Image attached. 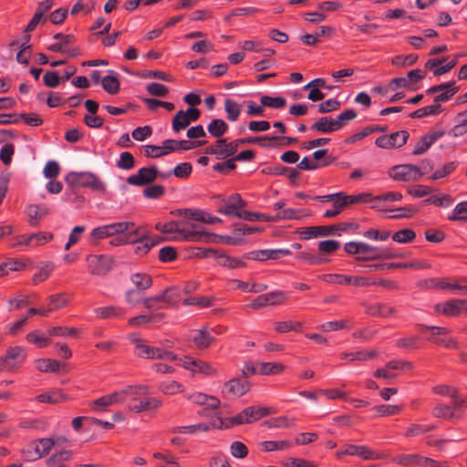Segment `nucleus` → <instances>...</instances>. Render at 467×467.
Segmentation results:
<instances>
[{"label":"nucleus","instance_id":"1","mask_svg":"<svg viewBox=\"0 0 467 467\" xmlns=\"http://www.w3.org/2000/svg\"><path fill=\"white\" fill-rule=\"evenodd\" d=\"M65 181L71 187H86L99 192H106L105 183L96 174L89 171H71L66 176Z\"/></svg>","mask_w":467,"mask_h":467},{"label":"nucleus","instance_id":"2","mask_svg":"<svg viewBox=\"0 0 467 467\" xmlns=\"http://www.w3.org/2000/svg\"><path fill=\"white\" fill-rule=\"evenodd\" d=\"M406 253H394L390 248H380L363 243L361 254L356 257L357 261H375L392 258H405Z\"/></svg>","mask_w":467,"mask_h":467},{"label":"nucleus","instance_id":"3","mask_svg":"<svg viewBox=\"0 0 467 467\" xmlns=\"http://www.w3.org/2000/svg\"><path fill=\"white\" fill-rule=\"evenodd\" d=\"M88 272L93 275H106L113 267L114 258L106 254H88L86 256Z\"/></svg>","mask_w":467,"mask_h":467},{"label":"nucleus","instance_id":"4","mask_svg":"<svg viewBox=\"0 0 467 467\" xmlns=\"http://www.w3.org/2000/svg\"><path fill=\"white\" fill-rule=\"evenodd\" d=\"M424 175L420 168L414 164H400L393 166L389 176L398 182H418Z\"/></svg>","mask_w":467,"mask_h":467},{"label":"nucleus","instance_id":"5","mask_svg":"<svg viewBox=\"0 0 467 467\" xmlns=\"http://www.w3.org/2000/svg\"><path fill=\"white\" fill-rule=\"evenodd\" d=\"M417 328H419L421 332L430 331L431 336L427 338L428 341H431L436 345L443 346L446 348H457V341L452 337L448 338H436L435 336H445L450 333V330L444 327H436V326H427L423 324H418Z\"/></svg>","mask_w":467,"mask_h":467},{"label":"nucleus","instance_id":"6","mask_svg":"<svg viewBox=\"0 0 467 467\" xmlns=\"http://www.w3.org/2000/svg\"><path fill=\"white\" fill-rule=\"evenodd\" d=\"M246 205L247 202L243 200L239 193H233L228 197L226 203L218 208L217 213L243 219V208Z\"/></svg>","mask_w":467,"mask_h":467},{"label":"nucleus","instance_id":"7","mask_svg":"<svg viewBox=\"0 0 467 467\" xmlns=\"http://www.w3.org/2000/svg\"><path fill=\"white\" fill-rule=\"evenodd\" d=\"M133 225L132 222H119L111 224L97 227L92 230L90 237L98 240L115 235L116 234H123Z\"/></svg>","mask_w":467,"mask_h":467},{"label":"nucleus","instance_id":"8","mask_svg":"<svg viewBox=\"0 0 467 467\" xmlns=\"http://www.w3.org/2000/svg\"><path fill=\"white\" fill-rule=\"evenodd\" d=\"M287 299L288 296L284 291H273L258 296L251 304H249V307L253 309H259L267 306L282 305L285 303Z\"/></svg>","mask_w":467,"mask_h":467},{"label":"nucleus","instance_id":"9","mask_svg":"<svg viewBox=\"0 0 467 467\" xmlns=\"http://www.w3.org/2000/svg\"><path fill=\"white\" fill-rule=\"evenodd\" d=\"M257 140H250V137L241 138L225 144V148L221 149L217 145H212L205 149L206 154L223 155L225 158L234 155L238 147L243 144H253Z\"/></svg>","mask_w":467,"mask_h":467},{"label":"nucleus","instance_id":"10","mask_svg":"<svg viewBox=\"0 0 467 467\" xmlns=\"http://www.w3.org/2000/svg\"><path fill=\"white\" fill-rule=\"evenodd\" d=\"M251 387L252 384L248 379L236 377L224 383L223 393L233 397H242L251 390Z\"/></svg>","mask_w":467,"mask_h":467},{"label":"nucleus","instance_id":"11","mask_svg":"<svg viewBox=\"0 0 467 467\" xmlns=\"http://www.w3.org/2000/svg\"><path fill=\"white\" fill-rule=\"evenodd\" d=\"M157 179V167L151 165L150 167L140 168L136 174H132L127 178V182L133 186H145L150 184Z\"/></svg>","mask_w":467,"mask_h":467},{"label":"nucleus","instance_id":"12","mask_svg":"<svg viewBox=\"0 0 467 467\" xmlns=\"http://www.w3.org/2000/svg\"><path fill=\"white\" fill-rule=\"evenodd\" d=\"M250 140H257L254 143H257L261 147L265 148H279L288 147L298 141L297 138L285 137V136H273V137H250Z\"/></svg>","mask_w":467,"mask_h":467},{"label":"nucleus","instance_id":"13","mask_svg":"<svg viewBox=\"0 0 467 467\" xmlns=\"http://www.w3.org/2000/svg\"><path fill=\"white\" fill-rule=\"evenodd\" d=\"M438 313H441L447 317H458L462 310L467 311V300L466 299H451L444 302L443 304H438L435 306Z\"/></svg>","mask_w":467,"mask_h":467},{"label":"nucleus","instance_id":"14","mask_svg":"<svg viewBox=\"0 0 467 467\" xmlns=\"http://www.w3.org/2000/svg\"><path fill=\"white\" fill-rule=\"evenodd\" d=\"M23 348L19 346L9 347L5 355L0 358V367L2 369L11 370L16 368V363L24 359Z\"/></svg>","mask_w":467,"mask_h":467},{"label":"nucleus","instance_id":"15","mask_svg":"<svg viewBox=\"0 0 467 467\" xmlns=\"http://www.w3.org/2000/svg\"><path fill=\"white\" fill-rule=\"evenodd\" d=\"M271 413L268 407L250 406L244 409L240 414L243 424H249L256 421Z\"/></svg>","mask_w":467,"mask_h":467},{"label":"nucleus","instance_id":"16","mask_svg":"<svg viewBox=\"0 0 467 467\" xmlns=\"http://www.w3.org/2000/svg\"><path fill=\"white\" fill-rule=\"evenodd\" d=\"M207 143L206 140H165L163 141V148L168 153L173 152L177 150H189Z\"/></svg>","mask_w":467,"mask_h":467},{"label":"nucleus","instance_id":"17","mask_svg":"<svg viewBox=\"0 0 467 467\" xmlns=\"http://www.w3.org/2000/svg\"><path fill=\"white\" fill-rule=\"evenodd\" d=\"M346 451L348 452V455L358 456L363 460H379L384 458L383 453L374 451L364 445L348 444L346 445Z\"/></svg>","mask_w":467,"mask_h":467},{"label":"nucleus","instance_id":"18","mask_svg":"<svg viewBox=\"0 0 467 467\" xmlns=\"http://www.w3.org/2000/svg\"><path fill=\"white\" fill-rule=\"evenodd\" d=\"M335 226L332 225H319V226H310V227H303L298 229L297 233L301 235L303 239L309 238H317L319 236H327L334 234Z\"/></svg>","mask_w":467,"mask_h":467},{"label":"nucleus","instance_id":"19","mask_svg":"<svg viewBox=\"0 0 467 467\" xmlns=\"http://www.w3.org/2000/svg\"><path fill=\"white\" fill-rule=\"evenodd\" d=\"M444 134V130H438L422 136L415 145L412 154L421 155L425 153L431 146Z\"/></svg>","mask_w":467,"mask_h":467},{"label":"nucleus","instance_id":"20","mask_svg":"<svg viewBox=\"0 0 467 467\" xmlns=\"http://www.w3.org/2000/svg\"><path fill=\"white\" fill-rule=\"evenodd\" d=\"M182 240L187 242H216V234H211L204 231L181 230Z\"/></svg>","mask_w":467,"mask_h":467},{"label":"nucleus","instance_id":"21","mask_svg":"<svg viewBox=\"0 0 467 467\" xmlns=\"http://www.w3.org/2000/svg\"><path fill=\"white\" fill-rule=\"evenodd\" d=\"M340 201L342 202L338 203V207L346 208L355 203L369 202L371 201H374V197L369 192H361L356 195H348L345 192H341Z\"/></svg>","mask_w":467,"mask_h":467},{"label":"nucleus","instance_id":"22","mask_svg":"<svg viewBox=\"0 0 467 467\" xmlns=\"http://www.w3.org/2000/svg\"><path fill=\"white\" fill-rule=\"evenodd\" d=\"M432 415L435 418L448 420H460L462 419L461 413L454 412L451 407L447 404L439 403L432 409Z\"/></svg>","mask_w":467,"mask_h":467},{"label":"nucleus","instance_id":"23","mask_svg":"<svg viewBox=\"0 0 467 467\" xmlns=\"http://www.w3.org/2000/svg\"><path fill=\"white\" fill-rule=\"evenodd\" d=\"M400 136H403V140L404 141L403 142H407L409 137H410V133L405 130H399V131H396V132H393L391 133L390 135H381L379 137L377 138L376 141H375V144L379 147V148H382V149H391V148H395V142H391L390 140H394V138L395 137H400Z\"/></svg>","mask_w":467,"mask_h":467},{"label":"nucleus","instance_id":"24","mask_svg":"<svg viewBox=\"0 0 467 467\" xmlns=\"http://www.w3.org/2000/svg\"><path fill=\"white\" fill-rule=\"evenodd\" d=\"M215 259L221 266L230 269L243 268L246 266V263L244 260L238 257H232L227 255L223 250L220 249L218 250V254L216 255Z\"/></svg>","mask_w":467,"mask_h":467},{"label":"nucleus","instance_id":"25","mask_svg":"<svg viewBox=\"0 0 467 467\" xmlns=\"http://www.w3.org/2000/svg\"><path fill=\"white\" fill-rule=\"evenodd\" d=\"M133 342L135 343V346H136V350H137L136 355L139 358H150V359L157 358L158 359L159 357H161L160 356V353H161L160 348L145 345V344H143L142 340H140V339H136Z\"/></svg>","mask_w":467,"mask_h":467},{"label":"nucleus","instance_id":"26","mask_svg":"<svg viewBox=\"0 0 467 467\" xmlns=\"http://www.w3.org/2000/svg\"><path fill=\"white\" fill-rule=\"evenodd\" d=\"M67 399V395L64 394L59 389H53L50 391L36 396V400L39 402H46L50 404L62 403L65 402Z\"/></svg>","mask_w":467,"mask_h":467},{"label":"nucleus","instance_id":"27","mask_svg":"<svg viewBox=\"0 0 467 467\" xmlns=\"http://www.w3.org/2000/svg\"><path fill=\"white\" fill-rule=\"evenodd\" d=\"M425 457L418 453L413 454H400L394 458V462L401 464L405 467H417L422 466Z\"/></svg>","mask_w":467,"mask_h":467},{"label":"nucleus","instance_id":"28","mask_svg":"<svg viewBox=\"0 0 467 467\" xmlns=\"http://www.w3.org/2000/svg\"><path fill=\"white\" fill-rule=\"evenodd\" d=\"M192 341L199 349H205L215 341V338L211 335L206 327H203L196 331Z\"/></svg>","mask_w":467,"mask_h":467},{"label":"nucleus","instance_id":"29","mask_svg":"<svg viewBox=\"0 0 467 467\" xmlns=\"http://www.w3.org/2000/svg\"><path fill=\"white\" fill-rule=\"evenodd\" d=\"M161 401L157 398H150L147 400H134L133 403L129 406L130 410L135 412H141L161 406Z\"/></svg>","mask_w":467,"mask_h":467},{"label":"nucleus","instance_id":"30","mask_svg":"<svg viewBox=\"0 0 467 467\" xmlns=\"http://www.w3.org/2000/svg\"><path fill=\"white\" fill-rule=\"evenodd\" d=\"M311 130L322 133H331L337 130V128L333 118L322 117L312 124Z\"/></svg>","mask_w":467,"mask_h":467},{"label":"nucleus","instance_id":"31","mask_svg":"<svg viewBox=\"0 0 467 467\" xmlns=\"http://www.w3.org/2000/svg\"><path fill=\"white\" fill-rule=\"evenodd\" d=\"M163 313H157L152 315H140L129 319L128 324L131 327L142 326L149 323H157L164 318Z\"/></svg>","mask_w":467,"mask_h":467},{"label":"nucleus","instance_id":"32","mask_svg":"<svg viewBox=\"0 0 467 467\" xmlns=\"http://www.w3.org/2000/svg\"><path fill=\"white\" fill-rule=\"evenodd\" d=\"M95 313L99 318H119L125 315L123 308L115 306L98 307L95 309Z\"/></svg>","mask_w":467,"mask_h":467},{"label":"nucleus","instance_id":"33","mask_svg":"<svg viewBox=\"0 0 467 467\" xmlns=\"http://www.w3.org/2000/svg\"><path fill=\"white\" fill-rule=\"evenodd\" d=\"M258 374L277 375L284 372L285 366L280 362H258Z\"/></svg>","mask_w":467,"mask_h":467},{"label":"nucleus","instance_id":"34","mask_svg":"<svg viewBox=\"0 0 467 467\" xmlns=\"http://www.w3.org/2000/svg\"><path fill=\"white\" fill-rule=\"evenodd\" d=\"M162 298L168 306H175L182 300V292L176 286L167 287L162 292Z\"/></svg>","mask_w":467,"mask_h":467},{"label":"nucleus","instance_id":"35","mask_svg":"<svg viewBox=\"0 0 467 467\" xmlns=\"http://www.w3.org/2000/svg\"><path fill=\"white\" fill-rule=\"evenodd\" d=\"M130 280L139 291H144L152 285V278L146 273H136L131 275Z\"/></svg>","mask_w":467,"mask_h":467},{"label":"nucleus","instance_id":"36","mask_svg":"<svg viewBox=\"0 0 467 467\" xmlns=\"http://www.w3.org/2000/svg\"><path fill=\"white\" fill-rule=\"evenodd\" d=\"M60 366V362L57 359L38 358L36 360V368L41 372H57Z\"/></svg>","mask_w":467,"mask_h":467},{"label":"nucleus","instance_id":"37","mask_svg":"<svg viewBox=\"0 0 467 467\" xmlns=\"http://www.w3.org/2000/svg\"><path fill=\"white\" fill-rule=\"evenodd\" d=\"M171 214L177 215V216H182L186 219H191L192 221L196 222H202L204 221V212L199 209H178L175 211H172L171 213Z\"/></svg>","mask_w":467,"mask_h":467},{"label":"nucleus","instance_id":"38","mask_svg":"<svg viewBox=\"0 0 467 467\" xmlns=\"http://www.w3.org/2000/svg\"><path fill=\"white\" fill-rule=\"evenodd\" d=\"M101 86L107 93L111 95L119 93L120 89V82L116 76H105L101 79Z\"/></svg>","mask_w":467,"mask_h":467},{"label":"nucleus","instance_id":"39","mask_svg":"<svg viewBox=\"0 0 467 467\" xmlns=\"http://www.w3.org/2000/svg\"><path fill=\"white\" fill-rule=\"evenodd\" d=\"M48 311L58 310L67 304V296L66 293L54 294L48 296Z\"/></svg>","mask_w":467,"mask_h":467},{"label":"nucleus","instance_id":"40","mask_svg":"<svg viewBox=\"0 0 467 467\" xmlns=\"http://www.w3.org/2000/svg\"><path fill=\"white\" fill-rule=\"evenodd\" d=\"M47 50L56 53L66 54L68 57H77L81 55V50L78 47H62L60 41L48 46Z\"/></svg>","mask_w":467,"mask_h":467},{"label":"nucleus","instance_id":"41","mask_svg":"<svg viewBox=\"0 0 467 467\" xmlns=\"http://www.w3.org/2000/svg\"><path fill=\"white\" fill-rule=\"evenodd\" d=\"M227 130L228 125L222 119H213L208 126L209 133L215 138H221L227 131Z\"/></svg>","mask_w":467,"mask_h":467},{"label":"nucleus","instance_id":"42","mask_svg":"<svg viewBox=\"0 0 467 467\" xmlns=\"http://www.w3.org/2000/svg\"><path fill=\"white\" fill-rule=\"evenodd\" d=\"M303 324L299 321H280L275 323V330L278 333H286L289 331H301Z\"/></svg>","mask_w":467,"mask_h":467},{"label":"nucleus","instance_id":"43","mask_svg":"<svg viewBox=\"0 0 467 467\" xmlns=\"http://www.w3.org/2000/svg\"><path fill=\"white\" fill-rule=\"evenodd\" d=\"M26 461H36L41 458L40 447L37 441H32L21 451Z\"/></svg>","mask_w":467,"mask_h":467},{"label":"nucleus","instance_id":"44","mask_svg":"<svg viewBox=\"0 0 467 467\" xmlns=\"http://www.w3.org/2000/svg\"><path fill=\"white\" fill-rule=\"evenodd\" d=\"M127 237L130 244L140 243V241L147 240V231L143 227L135 228V223L131 228L126 231Z\"/></svg>","mask_w":467,"mask_h":467},{"label":"nucleus","instance_id":"45","mask_svg":"<svg viewBox=\"0 0 467 467\" xmlns=\"http://www.w3.org/2000/svg\"><path fill=\"white\" fill-rule=\"evenodd\" d=\"M292 446L290 441H265L262 442L265 451H285Z\"/></svg>","mask_w":467,"mask_h":467},{"label":"nucleus","instance_id":"46","mask_svg":"<svg viewBox=\"0 0 467 467\" xmlns=\"http://www.w3.org/2000/svg\"><path fill=\"white\" fill-rule=\"evenodd\" d=\"M184 389L183 386L178 381H163L159 385V390L166 395H174L181 393Z\"/></svg>","mask_w":467,"mask_h":467},{"label":"nucleus","instance_id":"47","mask_svg":"<svg viewBox=\"0 0 467 467\" xmlns=\"http://www.w3.org/2000/svg\"><path fill=\"white\" fill-rule=\"evenodd\" d=\"M210 426L206 423H198L194 425L180 426L171 429L172 433H195L197 431H209Z\"/></svg>","mask_w":467,"mask_h":467},{"label":"nucleus","instance_id":"48","mask_svg":"<svg viewBox=\"0 0 467 467\" xmlns=\"http://www.w3.org/2000/svg\"><path fill=\"white\" fill-rule=\"evenodd\" d=\"M392 240L394 242L400 243V244H407L413 242L416 238V233L412 229H401L391 236Z\"/></svg>","mask_w":467,"mask_h":467},{"label":"nucleus","instance_id":"49","mask_svg":"<svg viewBox=\"0 0 467 467\" xmlns=\"http://www.w3.org/2000/svg\"><path fill=\"white\" fill-rule=\"evenodd\" d=\"M297 259L302 262H306L313 265H319L329 261L328 259L323 257L320 254H312L311 252L306 251L301 252L297 255Z\"/></svg>","mask_w":467,"mask_h":467},{"label":"nucleus","instance_id":"50","mask_svg":"<svg viewBox=\"0 0 467 467\" xmlns=\"http://www.w3.org/2000/svg\"><path fill=\"white\" fill-rule=\"evenodd\" d=\"M79 330L75 327H53L47 330V334L49 336L56 337H77L78 335Z\"/></svg>","mask_w":467,"mask_h":467},{"label":"nucleus","instance_id":"51","mask_svg":"<svg viewBox=\"0 0 467 467\" xmlns=\"http://www.w3.org/2000/svg\"><path fill=\"white\" fill-rule=\"evenodd\" d=\"M224 109L227 114V119L230 121H235L240 115L241 109L238 103L231 99L224 100Z\"/></svg>","mask_w":467,"mask_h":467},{"label":"nucleus","instance_id":"52","mask_svg":"<svg viewBox=\"0 0 467 467\" xmlns=\"http://www.w3.org/2000/svg\"><path fill=\"white\" fill-rule=\"evenodd\" d=\"M72 457V451L69 450H64L59 452H56L47 460V465L48 467H54L57 464H62L63 462L69 461Z\"/></svg>","mask_w":467,"mask_h":467},{"label":"nucleus","instance_id":"53","mask_svg":"<svg viewBox=\"0 0 467 467\" xmlns=\"http://www.w3.org/2000/svg\"><path fill=\"white\" fill-rule=\"evenodd\" d=\"M262 425L267 428H289L292 426L291 420L286 416L270 418L263 421Z\"/></svg>","mask_w":467,"mask_h":467},{"label":"nucleus","instance_id":"54","mask_svg":"<svg viewBox=\"0 0 467 467\" xmlns=\"http://www.w3.org/2000/svg\"><path fill=\"white\" fill-rule=\"evenodd\" d=\"M402 409V406L400 405L382 404L373 407L372 410L376 411L379 414V416H392L400 414Z\"/></svg>","mask_w":467,"mask_h":467},{"label":"nucleus","instance_id":"55","mask_svg":"<svg viewBox=\"0 0 467 467\" xmlns=\"http://www.w3.org/2000/svg\"><path fill=\"white\" fill-rule=\"evenodd\" d=\"M32 302L30 301V296L26 295H19L16 297L8 299V310H18L26 307L30 305Z\"/></svg>","mask_w":467,"mask_h":467},{"label":"nucleus","instance_id":"56","mask_svg":"<svg viewBox=\"0 0 467 467\" xmlns=\"http://www.w3.org/2000/svg\"><path fill=\"white\" fill-rule=\"evenodd\" d=\"M261 104L264 107H270L273 109H282L285 106L286 100L283 97H270L267 95H265L261 97Z\"/></svg>","mask_w":467,"mask_h":467},{"label":"nucleus","instance_id":"57","mask_svg":"<svg viewBox=\"0 0 467 467\" xmlns=\"http://www.w3.org/2000/svg\"><path fill=\"white\" fill-rule=\"evenodd\" d=\"M137 76L142 78H154L167 82H171L173 80L171 75L160 70H142L139 71Z\"/></svg>","mask_w":467,"mask_h":467},{"label":"nucleus","instance_id":"58","mask_svg":"<svg viewBox=\"0 0 467 467\" xmlns=\"http://www.w3.org/2000/svg\"><path fill=\"white\" fill-rule=\"evenodd\" d=\"M430 281L438 289H442V290H444V289L459 290L460 294L467 295V285H461L460 284H457V283L451 284V283H447V282L441 281V280L437 281L435 279H431Z\"/></svg>","mask_w":467,"mask_h":467},{"label":"nucleus","instance_id":"59","mask_svg":"<svg viewBox=\"0 0 467 467\" xmlns=\"http://www.w3.org/2000/svg\"><path fill=\"white\" fill-rule=\"evenodd\" d=\"M435 425L410 424L405 432L406 437H414L435 430Z\"/></svg>","mask_w":467,"mask_h":467},{"label":"nucleus","instance_id":"60","mask_svg":"<svg viewBox=\"0 0 467 467\" xmlns=\"http://www.w3.org/2000/svg\"><path fill=\"white\" fill-rule=\"evenodd\" d=\"M448 220L467 222V201L458 203Z\"/></svg>","mask_w":467,"mask_h":467},{"label":"nucleus","instance_id":"61","mask_svg":"<svg viewBox=\"0 0 467 467\" xmlns=\"http://www.w3.org/2000/svg\"><path fill=\"white\" fill-rule=\"evenodd\" d=\"M417 60L418 55L416 54H410L407 56L398 55L392 58L391 64L396 67H406L415 64Z\"/></svg>","mask_w":467,"mask_h":467},{"label":"nucleus","instance_id":"62","mask_svg":"<svg viewBox=\"0 0 467 467\" xmlns=\"http://www.w3.org/2000/svg\"><path fill=\"white\" fill-rule=\"evenodd\" d=\"M356 117L357 112L352 109H346L341 112L336 119H334L337 130H341L348 121L354 119Z\"/></svg>","mask_w":467,"mask_h":467},{"label":"nucleus","instance_id":"63","mask_svg":"<svg viewBox=\"0 0 467 467\" xmlns=\"http://www.w3.org/2000/svg\"><path fill=\"white\" fill-rule=\"evenodd\" d=\"M147 92L155 97L165 98L169 93V88L163 84L152 82L146 88Z\"/></svg>","mask_w":467,"mask_h":467},{"label":"nucleus","instance_id":"64","mask_svg":"<svg viewBox=\"0 0 467 467\" xmlns=\"http://www.w3.org/2000/svg\"><path fill=\"white\" fill-rule=\"evenodd\" d=\"M184 111H178L172 119V129L175 132L184 130L190 125L189 119L184 116Z\"/></svg>","mask_w":467,"mask_h":467}]
</instances>
